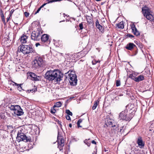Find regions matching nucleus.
<instances>
[{
	"instance_id": "25",
	"label": "nucleus",
	"mask_w": 154,
	"mask_h": 154,
	"mask_svg": "<svg viewBox=\"0 0 154 154\" xmlns=\"http://www.w3.org/2000/svg\"><path fill=\"white\" fill-rule=\"evenodd\" d=\"M90 139H85L84 140V143L86 144L87 145L89 146L91 144V142L89 141V140H90Z\"/></svg>"
},
{
	"instance_id": "17",
	"label": "nucleus",
	"mask_w": 154,
	"mask_h": 154,
	"mask_svg": "<svg viewBox=\"0 0 154 154\" xmlns=\"http://www.w3.org/2000/svg\"><path fill=\"white\" fill-rule=\"evenodd\" d=\"M144 79V76L142 75H140L136 77L135 81L139 82L140 81H143Z\"/></svg>"
},
{
	"instance_id": "7",
	"label": "nucleus",
	"mask_w": 154,
	"mask_h": 154,
	"mask_svg": "<svg viewBox=\"0 0 154 154\" xmlns=\"http://www.w3.org/2000/svg\"><path fill=\"white\" fill-rule=\"evenodd\" d=\"M16 140L18 142L21 141L27 142H30L31 140V139L29 137H27L24 133L18 132L16 137Z\"/></svg>"
},
{
	"instance_id": "47",
	"label": "nucleus",
	"mask_w": 154,
	"mask_h": 154,
	"mask_svg": "<svg viewBox=\"0 0 154 154\" xmlns=\"http://www.w3.org/2000/svg\"><path fill=\"white\" fill-rule=\"evenodd\" d=\"M91 142L92 143L96 144V142L94 140H93L91 141Z\"/></svg>"
},
{
	"instance_id": "20",
	"label": "nucleus",
	"mask_w": 154,
	"mask_h": 154,
	"mask_svg": "<svg viewBox=\"0 0 154 154\" xmlns=\"http://www.w3.org/2000/svg\"><path fill=\"white\" fill-rule=\"evenodd\" d=\"M62 105V103L61 102L59 101L56 103L53 106L54 108L59 107Z\"/></svg>"
},
{
	"instance_id": "22",
	"label": "nucleus",
	"mask_w": 154,
	"mask_h": 154,
	"mask_svg": "<svg viewBox=\"0 0 154 154\" xmlns=\"http://www.w3.org/2000/svg\"><path fill=\"white\" fill-rule=\"evenodd\" d=\"M87 22L89 24H91L93 22V19L90 16H88V17L86 18Z\"/></svg>"
},
{
	"instance_id": "4",
	"label": "nucleus",
	"mask_w": 154,
	"mask_h": 154,
	"mask_svg": "<svg viewBox=\"0 0 154 154\" xmlns=\"http://www.w3.org/2000/svg\"><path fill=\"white\" fill-rule=\"evenodd\" d=\"M33 62L32 66L33 68H38L42 67L45 64L44 61L39 56H37L35 57Z\"/></svg>"
},
{
	"instance_id": "1",
	"label": "nucleus",
	"mask_w": 154,
	"mask_h": 154,
	"mask_svg": "<svg viewBox=\"0 0 154 154\" xmlns=\"http://www.w3.org/2000/svg\"><path fill=\"white\" fill-rule=\"evenodd\" d=\"M63 76V74L59 70H50L46 72L45 77L48 81H54V82L58 83L62 80Z\"/></svg>"
},
{
	"instance_id": "10",
	"label": "nucleus",
	"mask_w": 154,
	"mask_h": 154,
	"mask_svg": "<svg viewBox=\"0 0 154 154\" xmlns=\"http://www.w3.org/2000/svg\"><path fill=\"white\" fill-rule=\"evenodd\" d=\"M41 41L44 43H46L49 44L50 43V41L49 39L48 35L46 34H44L41 36Z\"/></svg>"
},
{
	"instance_id": "50",
	"label": "nucleus",
	"mask_w": 154,
	"mask_h": 154,
	"mask_svg": "<svg viewBox=\"0 0 154 154\" xmlns=\"http://www.w3.org/2000/svg\"><path fill=\"white\" fill-rule=\"evenodd\" d=\"M137 51H136V53L135 54H134V55H136V54H137Z\"/></svg>"
},
{
	"instance_id": "18",
	"label": "nucleus",
	"mask_w": 154,
	"mask_h": 154,
	"mask_svg": "<svg viewBox=\"0 0 154 154\" xmlns=\"http://www.w3.org/2000/svg\"><path fill=\"white\" fill-rule=\"evenodd\" d=\"M116 25L119 28L123 29L124 28V23L122 21L116 24Z\"/></svg>"
},
{
	"instance_id": "12",
	"label": "nucleus",
	"mask_w": 154,
	"mask_h": 154,
	"mask_svg": "<svg viewBox=\"0 0 154 154\" xmlns=\"http://www.w3.org/2000/svg\"><path fill=\"white\" fill-rule=\"evenodd\" d=\"M125 48L131 51L133 49H137L136 45L132 43H129L127 44Z\"/></svg>"
},
{
	"instance_id": "16",
	"label": "nucleus",
	"mask_w": 154,
	"mask_h": 154,
	"mask_svg": "<svg viewBox=\"0 0 154 154\" xmlns=\"http://www.w3.org/2000/svg\"><path fill=\"white\" fill-rule=\"evenodd\" d=\"M28 37L26 35H23L21 37L20 41L22 43L25 44L27 43V39Z\"/></svg>"
},
{
	"instance_id": "51",
	"label": "nucleus",
	"mask_w": 154,
	"mask_h": 154,
	"mask_svg": "<svg viewBox=\"0 0 154 154\" xmlns=\"http://www.w3.org/2000/svg\"><path fill=\"white\" fill-rule=\"evenodd\" d=\"M9 18H8V17L7 18V21H8V20H9Z\"/></svg>"
},
{
	"instance_id": "2",
	"label": "nucleus",
	"mask_w": 154,
	"mask_h": 154,
	"mask_svg": "<svg viewBox=\"0 0 154 154\" xmlns=\"http://www.w3.org/2000/svg\"><path fill=\"white\" fill-rule=\"evenodd\" d=\"M17 51L19 52H21L24 55L31 53L34 51L31 45H22L19 46L17 49Z\"/></svg>"
},
{
	"instance_id": "3",
	"label": "nucleus",
	"mask_w": 154,
	"mask_h": 154,
	"mask_svg": "<svg viewBox=\"0 0 154 154\" xmlns=\"http://www.w3.org/2000/svg\"><path fill=\"white\" fill-rule=\"evenodd\" d=\"M72 73H69V72H68L67 73H65V76H66V78H68L70 79L69 83L71 85L75 86L77 84V76L74 72H72Z\"/></svg>"
},
{
	"instance_id": "30",
	"label": "nucleus",
	"mask_w": 154,
	"mask_h": 154,
	"mask_svg": "<svg viewBox=\"0 0 154 154\" xmlns=\"http://www.w3.org/2000/svg\"><path fill=\"white\" fill-rule=\"evenodd\" d=\"M120 85V82L119 80H117L116 82V85L117 86H119Z\"/></svg>"
},
{
	"instance_id": "28",
	"label": "nucleus",
	"mask_w": 154,
	"mask_h": 154,
	"mask_svg": "<svg viewBox=\"0 0 154 154\" xmlns=\"http://www.w3.org/2000/svg\"><path fill=\"white\" fill-rule=\"evenodd\" d=\"M66 112L68 115H70L72 116V113L69 109H66Z\"/></svg>"
},
{
	"instance_id": "8",
	"label": "nucleus",
	"mask_w": 154,
	"mask_h": 154,
	"mask_svg": "<svg viewBox=\"0 0 154 154\" xmlns=\"http://www.w3.org/2000/svg\"><path fill=\"white\" fill-rule=\"evenodd\" d=\"M42 33V31L40 30L34 31L31 34V39L34 41H39L41 38Z\"/></svg>"
},
{
	"instance_id": "40",
	"label": "nucleus",
	"mask_w": 154,
	"mask_h": 154,
	"mask_svg": "<svg viewBox=\"0 0 154 154\" xmlns=\"http://www.w3.org/2000/svg\"><path fill=\"white\" fill-rule=\"evenodd\" d=\"M58 124H59L60 125V126L61 128V129H62V125L61 124V122L58 121Z\"/></svg>"
},
{
	"instance_id": "38",
	"label": "nucleus",
	"mask_w": 154,
	"mask_h": 154,
	"mask_svg": "<svg viewBox=\"0 0 154 154\" xmlns=\"http://www.w3.org/2000/svg\"><path fill=\"white\" fill-rule=\"evenodd\" d=\"M56 110L55 109H54L53 110H51V112L52 114H54L55 113Z\"/></svg>"
},
{
	"instance_id": "21",
	"label": "nucleus",
	"mask_w": 154,
	"mask_h": 154,
	"mask_svg": "<svg viewBox=\"0 0 154 154\" xmlns=\"http://www.w3.org/2000/svg\"><path fill=\"white\" fill-rule=\"evenodd\" d=\"M37 91V88L36 86H34V88L33 89L30 90H28L27 91V92L28 93H29L30 92L33 93V92H35Z\"/></svg>"
},
{
	"instance_id": "45",
	"label": "nucleus",
	"mask_w": 154,
	"mask_h": 154,
	"mask_svg": "<svg viewBox=\"0 0 154 154\" xmlns=\"http://www.w3.org/2000/svg\"><path fill=\"white\" fill-rule=\"evenodd\" d=\"M77 127L78 128H79V127L81 128L82 127V126H81L80 125V123H78L77 122Z\"/></svg>"
},
{
	"instance_id": "11",
	"label": "nucleus",
	"mask_w": 154,
	"mask_h": 154,
	"mask_svg": "<svg viewBox=\"0 0 154 154\" xmlns=\"http://www.w3.org/2000/svg\"><path fill=\"white\" fill-rule=\"evenodd\" d=\"M14 113L15 115L17 116H20L23 114V109L19 105H18L16 107Z\"/></svg>"
},
{
	"instance_id": "43",
	"label": "nucleus",
	"mask_w": 154,
	"mask_h": 154,
	"mask_svg": "<svg viewBox=\"0 0 154 154\" xmlns=\"http://www.w3.org/2000/svg\"><path fill=\"white\" fill-rule=\"evenodd\" d=\"M14 83V84H13V85H16V86H17L18 85H19V84H18L15 82H13Z\"/></svg>"
},
{
	"instance_id": "26",
	"label": "nucleus",
	"mask_w": 154,
	"mask_h": 154,
	"mask_svg": "<svg viewBox=\"0 0 154 154\" xmlns=\"http://www.w3.org/2000/svg\"><path fill=\"white\" fill-rule=\"evenodd\" d=\"M135 74H132L130 75L129 77V78H131V79L134 80L135 81L136 77L135 76Z\"/></svg>"
},
{
	"instance_id": "14",
	"label": "nucleus",
	"mask_w": 154,
	"mask_h": 154,
	"mask_svg": "<svg viewBox=\"0 0 154 154\" xmlns=\"http://www.w3.org/2000/svg\"><path fill=\"white\" fill-rule=\"evenodd\" d=\"M29 75L32 78V80L35 81H38L39 80V77L37 76L33 72H29Z\"/></svg>"
},
{
	"instance_id": "41",
	"label": "nucleus",
	"mask_w": 154,
	"mask_h": 154,
	"mask_svg": "<svg viewBox=\"0 0 154 154\" xmlns=\"http://www.w3.org/2000/svg\"><path fill=\"white\" fill-rule=\"evenodd\" d=\"M49 3H44L43 5H42L40 8L41 9L42 8H43L45 5H46L47 4H48Z\"/></svg>"
},
{
	"instance_id": "49",
	"label": "nucleus",
	"mask_w": 154,
	"mask_h": 154,
	"mask_svg": "<svg viewBox=\"0 0 154 154\" xmlns=\"http://www.w3.org/2000/svg\"><path fill=\"white\" fill-rule=\"evenodd\" d=\"M96 1H101V0H95Z\"/></svg>"
},
{
	"instance_id": "37",
	"label": "nucleus",
	"mask_w": 154,
	"mask_h": 154,
	"mask_svg": "<svg viewBox=\"0 0 154 154\" xmlns=\"http://www.w3.org/2000/svg\"><path fill=\"white\" fill-rule=\"evenodd\" d=\"M41 8H39L35 12V14H36L37 13H38L41 10Z\"/></svg>"
},
{
	"instance_id": "39",
	"label": "nucleus",
	"mask_w": 154,
	"mask_h": 154,
	"mask_svg": "<svg viewBox=\"0 0 154 154\" xmlns=\"http://www.w3.org/2000/svg\"><path fill=\"white\" fill-rule=\"evenodd\" d=\"M99 24H100L99 23V22H98V20L97 19L96 20V22H95L96 26H97Z\"/></svg>"
},
{
	"instance_id": "19",
	"label": "nucleus",
	"mask_w": 154,
	"mask_h": 154,
	"mask_svg": "<svg viewBox=\"0 0 154 154\" xmlns=\"http://www.w3.org/2000/svg\"><path fill=\"white\" fill-rule=\"evenodd\" d=\"M106 124L107 126L109 127H116V125H113L112 122L110 120H108L107 123Z\"/></svg>"
},
{
	"instance_id": "46",
	"label": "nucleus",
	"mask_w": 154,
	"mask_h": 154,
	"mask_svg": "<svg viewBox=\"0 0 154 154\" xmlns=\"http://www.w3.org/2000/svg\"><path fill=\"white\" fill-rule=\"evenodd\" d=\"M35 45L36 47H38V46L40 45V44L39 43H37L35 44Z\"/></svg>"
},
{
	"instance_id": "34",
	"label": "nucleus",
	"mask_w": 154,
	"mask_h": 154,
	"mask_svg": "<svg viewBox=\"0 0 154 154\" xmlns=\"http://www.w3.org/2000/svg\"><path fill=\"white\" fill-rule=\"evenodd\" d=\"M79 26L80 28V30L82 29L83 28L82 23H80L79 24Z\"/></svg>"
},
{
	"instance_id": "9",
	"label": "nucleus",
	"mask_w": 154,
	"mask_h": 154,
	"mask_svg": "<svg viewBox=\"0 0 154 154\" xmlns=\"http://www.w3.org/2000/svg\"><path fill=\"white\" fill-rule=\"evenodd\" d=\"M57 142L58 144V148L60 151L63 149V147L64 145V140L63 139L61 136H59L58 134Z\"/></svg>"
},
{
	"instance_id": "32",
	"label": "nucleus",
	"mask_w": 154,
	"mask_h": 154,
	"mask_svg": "<svg viewBox=\"0 0 154 154\" xmlns=\"http://www.w3.org/2000/svg\"><path fill=\"white\" fill-rule=\"evenodd\" d=\"M100 62V60H97V61H96V60H94L93 61H92V64L93 65H95V64L96 63H98V62Z\"/></svg>"
},
{
	"instance_id": "27",
	"label": "nucleus",
	"mask_w": 154,
	"mask_h": 154,
	"mask_svg": "<svg viewBox=\"0 0 154 154\" xmlns=\"http://www.w3.org/2000/svg\"><path fill=\"white\" fill-rule=\"evenodd\" d=\"M18 105H11L9 108L11 110H13L14 111V112L15 110L16 107Z\"/></svg>"
},
{
	"instance_id": "24",
	"label": "nucleus",
	"mask_w": 154,
	"mask_h": 154,
	"mask_svg": "<svg viewBox=\"0 0 154 154\" xmlns=\"http://www.w3.org/2000/svg\"><path fill=\"white\" fill-rule=\"evenodd\" d=\"M97 28L101 31V32H103L104 31V28L103 26L100 25V24L98 25L97 26H96Z\"/></svg>"
},
{
	"instance_id": "36",
	"label": "nucleus",
	"mask_w": 154,
	"mask_h": 154,
	"mask_svg": "<svg viewBox=\"0 0 154 154\" xmlns=\"http://www.w3.org/2000/svg\"><path fill=\"white\" fill-rule=\"evenodd\" d=\"M24 14L25 16L26 17H27L29 16V13L28 12H26L24 13Z\"/></svg>"
},
{
	"instance_id": "31",
	"label": "nucleus",
	"mask_w": 154,
	"mask_h": 154,
	"mask_svg": "<svg viewBox=\"0 0 154 154\" xmlns=\"http://www.w3.org/2000/svg\"><path fill=\"white\" fill-rule=\"evenodd\" d=\"M1 17L2 21L4 22V23H5V19L4 16L3 14H2L1 15Z\"/></svg>"
},
{
	"instance_id": "53",
	"label": "nucleus",
	"mask_w": 154,
	"mask_h": 154,
	"mask_svg": "<svg viewBox=\"0 0 154 154\" xmlns=\"http://www.w3.org/2000/svg\"><path fill=\"white\" fill-rule=\"evenodd\" d=\"M63 15H64V17H65V16H64V15H65V14L64 13H63Z\"/></svg>"
},
{
	"instance_id": "52",
	"label": "nucleus",
	"mask_w": 154,
	"mask_h": 154,
	"mask_svg": "<svg viewBox=\"0 0 154 154\" xmlns=\"http://www.w3.org/2000/svg\"><path fill=\"white\" fill-rule=\"evenodd\" d=\"M73 97H70V99H73Z\"/></svg>"
},
{
	"instance_id": "23",
	"label": "nucleus",
	"mask_w": 154,
	"mask_h": 154,
	"mask_svg": "<svg viewBox=\"0 0 154 154\" xmlns=\"http://www.w3.org/2000/svg\"><path fill=\"white\" fill-rule=\"evenodd\" d=\"M99 102L98 100H97L94 102V106L92 107V109L93 110L95 109L97 106Z\"/></svg>"
},
{
	"instance_id": "13",
	"label": "nucleus",
	"mask_w": 154,
	"mask_h": 154,
	"mask_svg": "<svg viewBox=\"0 0 154 154\" xmlns=\"http://www.w3.org/2000/svg\"><path fill=\"white\" fill-rule=\"evenodd\" d=\"M137 142L140 148H142L144 146V143L143 142L141 137H139L137 139Z\"/></svg>"
},
{
	"instance_id": "48",
	"label": "nucleus",
	"mask_w": 154,
	"mask_h": 154,
	"mask_svg": "<svg viewBox=\"0 0 154 154\" xmlns=\"http://www.w3.org/2000/svg\"><path fill=\"white\" fill-rule=\"evenodd\" d=\"M69 127H70V128H71V127H72V124H69Z\"/></svg>"
},
{
	"instance_id": "15",
	"label": "nucleus",
	"mask_w": 154,
	"mask_h": 154,
	"mask_svg": "<svg viewBox=\"0 0 154 154\" xmlns=\"http://www.w3.org/2000/svg\"><path fill=\"white\" fill-rule=\"evenodd\" d=\"M131 28L132 30V32L135 35H136L137 36L140 35V33L137 30L135 25H133L131 26Z\"/></svg>"
},
{
	"instance_id": "44",
	"label": "nucleus",
	"mask_w": 154,
	"mask_h": 154,
	"mask_svg": "<svg viewBox=\"0 0 154 154\" xmlns=\"http://www.w3.org/2000/svg\"><path fill=\"white\" fill-rule=\"evenodd\" d=\"M14 10L12 9L11 10V11L10 13V15H11L14 12Z\"/></svg>"
},
{
	"instance_id": "42",
	"label": "nucleus",
	"mask_w": 154,
	"mask_h": 154,
	"mask_svg": "<svg viewBox=\"0 0 154 154\" xmlns=\"http://www.w3.org/2000/svg\"><path fill=\"white\" fill-rule=\"evenodd\" d=\"M82 121V120L81 119H80L77 122V123L80 124Z\"/></svg>"
},
{
	"instance_id": "5",
	"label": "nucleus",
	"mask_w": 154,
	"mask_h": 154,
	"mask_svg": "<svg viewBox=\"0 0 154 154\" xmlns=\"http://www.w3.org/2000/svg\"><path fill=\"white\" fill-rule=\"evenodd\" d=\"M127 112V110H125L121 112L119 115V119L120 120L129 121L134 116V115L132 112L128 115Z\"/></svg>"
},
{
	"instance_id": "35",
	"label": "nucleus",
	"mask_w": 154,
	"mask_h": 154,
	"mask_svg": "<svg viewBox=\"0 0 154 154\" xmlns=\"http://www.w3.org/2000/svg\"><path fill=\"white\" fill-rule=\"evenodd\" d=\"M66 117L67 120L71 121V119L69 116L67 115L66 116Z\"/></svg>"
},
{
	"instance_id": "33",
	"label": "nucleus",
	"mask_w": 154,
	"mask_h": 154,
	"mask_svg": "<svg viewBox=\"0 0 154 154\" xmlns=\"http://www.w3.org/2000/svg\"><path fill=\"white\" fill-rule=\"evenodd\" d=\"M126 36L128 38H133L134 37V36L133 35L130 34H127Z\"/></svg>"
},
{
	"instance_id": "29",
	"label": "nucleus",
	"mask_w": 154,
	"mask_h": 154,
	"mask_svg": "<svg viewBox=\"0 0 154 154\" xmlns=\"http://www.w3.org/2000/svg\"><path fill=\"white\" fill-rule=\"evenodd\" d=\"M22 85V84H19V85H18L17 86L18 90L20 91H21L23 90L22 88L21 87V85Z\"/></svg>"
},
{
	"instance_id": "6",
	"label": "nucleus",
	"mask_w": 154,
	"mask_h": 154,
	"mask_svg": "<svg viewBox=\"0 0 154 154\" xmlns=\"http://www.w3.org/2000/svg\"><path fill=\"white\" fill-rule=\"evenodd\" d=\"M143 14L146 18L150 21H154V17L151 10L147 7H145L142 9Z\"/></svg>"
},
{
	"instance_id": "54",
	"label": "nucleus",
	"mask_w": 154,
	"mask_h": 154,
	"mask_svg": "<svg viewBox=\"0 0 154 154\" xmlns=\"http://www.w3.org/2000/svg\"><path fill=\"white\" fill-rule=\"evenodd\" d=\"M62 22V21H61L60 22Z\"/></svg>"
}]
</instances>
